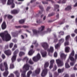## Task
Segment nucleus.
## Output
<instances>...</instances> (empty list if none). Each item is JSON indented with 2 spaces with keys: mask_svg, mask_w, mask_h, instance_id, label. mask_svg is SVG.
I'll return each mask as SVG.
<instances>
[{
  "mask_svg": "<svg viewBox=\"0 0 77 77\" xmlns=\"http://www.w3.org/2000/svg\"><path fill=\"white\" fill-rule=\"evenodd\" d=\"M1 36L4 41H9L11 39V36L7 31H4V32L0 34Z\"/></svg>",
  "mask_w": 77,
  "mask_h": 77,
  "instance_id": "f257e3e1",
  "label": "nucleus"
},
{
  "mask_svg": "<svg viewBox=\"0 0 77 77\" xmlns=\"http://www.w3.org/2000/svg\"><path fill=\"white\" fill-rule=\"evenodd\" d=\"M45 28V26H42L41 27L38 28V31H37L36 29L32 30L33 35H37L39 34L40 35H43V32H42V31H43L44 30Z\"/></svg>",
  "mask_w": 77,
  "mask_h": 77,
  "instance_id": "f03ea898",
  "label": "nucleus"
},
{
  "mask_svg": "<svg viewBox=\"0 0 77 77\" xmlns=\"http://www.w3.org/2000/svg\"><path fill=\"white\" fill-rule=\"evenodd\" d=\"M30 66L27 64L25 65L23 67V70L21 69H20V72H21V76L23 77H26V72L29 69Z\"/></svg>",
  "mask_w": 77,
  "mask_h": 77,
  "instance_id": "7ed1b4c3",
  "label": "nucleus"
},
{
  "mask_svg": "<svg viewBox=\"0 0 77 77\" xmlns=\"http://www.w3.org/2000/svg\"><path fill=\"white\" fill-rule=\"evenodd\" d=\"M74 55V50H73L69 55L68 60H69V59H70V60H71V61H72V62H74V63H75V62H76V60L77 59V54H75V60L74 57H72V56H73Z\"/></svg>",
  "mask_w": 77,
  "mask_h": 77,
  "instance_id": "20e7f679",
  "label": "nucleus"
},
{
  "mask_svg": "<svg viewBox=\"0 0 77 77\" xmlns=\"http://www.w3.org/2000/svg\"><path fill=\"white\" fill-rule=\"evenodd\" d=\"M4 65L5 67V72L3 73V75L4 77H7L9 74V72L8 71V64L7 62H4Z\"/></svg>",
  "mask_w": 77,
  "mask_h": 77,
  "instance_id": "39448f33",
  "label": "nucleus"
},
{
  "mask_svg": "<svg viewBox=\"0 0 77 77\" xmlns=\"http://www.w3.org/2000/svg\"><path fill=\"white\" fill-rule=\"evenodd\" d=\"M18 53V50H16L13 53V56L11 58L12 62H14L16 60L17 57V54Z\"/></svg>",
  "mask_w": 77,
  "mask_h": 77,
  "instance_id": "423d86ee",
  "label": "nucleus"
},
{
  "mask_svg": "<svg viewBox=\"0 0 77 77\" xmlns=\"http://www.w3.org/2000/svg\"><path fill=\"white\" fill-rule=\"evenodd\" d=\"M41 59V55L39 54L38 53L37 56L34 57L32 59L34 62H37Z\"/></svg>",
  "mask_w": 77,
  "mask_h": 77,
  "instance_id": "0eeeda50",
  "label": "nucleus"
},
{
  "mask_svg": "<svg viewBox=\"0 0 77 77\" xmlns=\"http://www.w3.org/2000/svg\"><path fill=\"white\" fill-rule=\"evenodd\" d=\"M56 61L58 67L62 66L63 65V63L60 59L56 60Z\"/></svg>",
  "mask_w": 77,
  "mask_h": 77,
  "instance_id": "6e6552de",
  "label": "nucleus"
},
{
  "mask_svg": "<svg viewBox=\"0 0 77 77\" xmlns=\"http://www.w3.org/2000/svg\"><path fill=\"white\" fill-rule=\"evenodd\" d=\"M14 0H8L7 5H12V8H14L15 7V5L14 4Z\"/></svg>",
  "mask_w": 77,
  "mask_h": 77,
  "instance_id": "1a4fd4ad",
  "label": "nucleus"
},
{
  "mask_svg": "<svg viewBox=\"0 0 77 77\" xmlns=\"http://www.w3.org/2000/svg\"><path fill=\"white\" fill-rule=\"evenodd\" d=\"M47 71L48 70L47 69H44L42 71V72L41 74L42 77H45V76L47 75Z\"/></svg>",
  "mask_w": 77,
  "mask_h": 77,
  "instance_id": "9d476101",
  "label": "nucleus"
},
{
  "mask_svg": "<svg viewBox=\"0 0 77 77\" xmlns=\"http://www.w3.org/2000/svg\"><path fill=\"white\" fill-rule=\"evenodd\" d=\"M42 45L45 50L48 48V45L46 43L43 42L42 43Z\"/></svg>",
  "mask_w": 77,
  "mask_h": 77,
  "instance_id": "9b49d317",
  "label": "nucleus"
},
{
  "mask_svg": "<svg viewBox=\"0 0 77 77\" xmlns=\"http://www.w3.org/2000/svg\"><path fill=\"white\" fill-rule=\"evenodd\" d=\"M70 38V36H69V35L67 36L66 37V42L64 44L65 46H66V45H69V42H68V40L69 39V38Z\"/></svg>",
  "mask_w": 77,
  "mask_h": 77,
  "instance_id": "f8f14e48",
  "label": "nucleus"
},
{
  "mask_svg": "<svg viewBox=\"0 0 77 77\" xmlns=\"http://www.w3.org/2000/svg\"><path fill=\"white\" fill-rule=\"evenodd\" d=\"M19 12V10H12L11 11V13L12 14H18Z\"/></svg>",
  "mask_w": 77,
  "mask_h": 77,
  "instance_id": "ddd939ff",
  "label": "nucleus"
},
{
  "mask_svg": "<svg viewBox=\"0 0 77 77\" xmlns=\"http://www.w3.org/2000/svg\"><path fill=\"white\" fill-rule=\"evenodd\" d=\"M4 53L7 56H9V55H11V51L10 50L5 51L4 52Z\"/></svg>",
  "mask_w": 77,
  "mask_h": 77,
  "instance_id": "4468645a",
  "label": "nucleus"
},
{
  "mask_svg": "<svg viewBox=\"0 0 77 77\" xmlns=\"http://www.w3.org/2000/svg\"><path fill=\"white\" fill-rule=\"evenodd\" d=\"M67 56V55H65L63 53H62L60 54V57L61 59H65Z\"/></svg>",
  "mask_w": 77,
  "mask_h": 77,
  "instance_id": "2eb2a0df",
  "label": "nucleus"
},
{
  "mask_svg": "<svg viewBox=\"0 0 77 77\" xmlns=\"http://www.w3.org/2000/svg\"><path fill=\"white\" fill-rule=\"evenodd\" d=\"M14 74H15L16 76H17V77H20V73L18 72V71L16 70L15 71H14Z\"/></svg>",
  "mask_w": 77,
  "mask_h": 77,
  "instance_id": "dca6fc26",
  "label": "nucleus"
},
{
  "mask_svg": "<svg viewBox=\"0 0 77 77\" xmlns=\"http://www.w3.org/2000/svg\"><path fill=\"white\" fill-rule=\"evenodd\" d=\"M48 51L50 52L51 53H53V52L54 51V48H53V47L51 46L50 49H48Z\"/></svg>",
  "mask_w": 77,
  "mask_h": 77,
  "instance_id": "f3484780",
  "label": "nucleus"
},
{
  "mask_svg": "<svg viewBox=\"0 0 77 77\" xmlns=\"http://www.w3.org/2000/svg\"><path fill=\"white\" fill-rule=\"evenodd\" d=\"M2 29H5L6 28V25L5 22H4L2 25Z\"/></svg>",
  "mask_w": 77,
  "mask_h": 77,
  "instance_id": "a211bd4d",
  "label": "nucleus"
},
{
  "mask_svg": "<svg viewBox=\"0 0 77 77\" xmlns=\"http://www.w3.org/2000/svg\"><path fill=\"white\" fill-rule=\"evenodd\" d=\"M65 50L66 53H69L70 50V48L69 47H66L65 48Z\"/></svg>",
  "mask_w": 77,
  "mask_h": 77,
  "instance_id": "6ab92c4d",
  "label": "nucleus"
},
{
  "mask_svg": "<svg viewBox=\"0 0 77 77\" xmlns=\"http://www.w3.org/2000/svg\"><path fill=\"white\" fill-rule=\"evenodd\" d=\"M69 62V60H67V62L65 63V67L66 68H68L70 67V66H69V65L68 64V62Z\"/></svg>",
  "mask_w": 77,
  "mask_h": 77,
  "instance_id": "aec40b11",
  "label": "nucleus"
},
{
  "mask_svg": "<svg viewBox=\"0 0 77 77\" xmlns=\"http://www.w3.org/2000/svg\"><path fill=\"white\" fill-rule=\"evenodd\" d=\"M41 53L42 54V57H45V56H47V52H42V51H41Z\"/></svg>",
  "mask_w": 77,
  "mask_h": 77,
  "instance_id": "412c9836",
  "label": "nucleus"
},
{
  "mask_svg": "<svg viewBox=\"0 0 77 77\" xmlns=\"http://www.w3.org/2000/svg\"><path fill=\"white\" fill-rule=\"evenodd\" d=\"M0 69H1V71H3L4 70V68H3V64H1L0 65ZM0 77H1V73H0Z\"/></svg>",
  "mask_w": 77,
  "mask_h": 77,
  "instance_id": "4be33fe9",
  "label": "nucleus"
},
{
  "mask_svg": "<svg viewBox=\"0 0 77 77\" xmlns=\"http://www.w3.org/2000/svg\"><path fill=\"white\" fill-rule=\"evenodd\" d=\"M34 52H35V51H33V50L32 49L29 51L28 54L29 55L31 56V55H32V54H33V53Z\"/></svg>",
  "mask_w": 77,
  "mask_h": 77,
  "instance_id": "5701e85b",
  "label": "nucleus"
},
{
  "mask_svg": "<svg viewBox=\"0 0 77 77\" xmlns=\"http://www.w3.org/2000/svg\"><path fill=\"white\" fill-rule=\"evenodd\" d=\"M40 72V69L39 68H37V69L35 71V73L37 74H38Z\"/></svg>",
  "mask_w": 77,
  "mask_h": 77,
  "instance_id": "b1692460",
  "label": "nucleus"
},
{
  "mask_svg": "<svg viewBox=\"0 0 77 77\" xmlns=\"http://www.w3.org/2000/svg\"><path fill=\"white\" fill-rule=\"evenodd\" d=\"M64 70V69H59L58 70V73H61V72H62Z\"/></svg>",
  "mask_w": 77,
  "mask_h": 77,
  "instance_id": "393cba45",
  "label": "nucleus"
},
{
  "mask_svg": "<svg viewBox=\"0 0 77 77\" xmlns=\"http://www.w3.org/2000/svg\"><path fill=\"white\" fill-rule=\"evenodd\" d=\"M48 66H49V63H48V62L45 63L44 66L45 68L48 67Z\"/></svg>",
  "mask_w": 77,
  "mask_h": 77,
  "instance_id": "a878e982",
  "label": "nucleus"
},
{
  "mask_svg": "<svg viewBox=\"0 0 77 77\" xmlns=\"http://www.w3.org/2000/svg\"><path fill=\"white\" fill-rule=\"evenodd\" d=\"M64 42V39L63 38H62L59 40V44H62Z\"/></svg>",
  "mask_w": 77,
  "mask_h": 77,
  "instance_id": "bb28decb",
  "label": "nucleus"
},
{
  "mask_svg": "<svg viewBox=\"0 0 77 77\" xmlns=\"http://www.w3.org/2000/svg\"><path fill=\"white\" fill-rule=\"evenodd\" d=\"M37 23H42V19H39L37 20Z\"/></svg>",
  "mask_w": 77,
  "mask_h": 77,
  "instance_id": "cd10ccee",
  "label": "nucleus"
},
{
  "mask_svg": "<svg viewBox=\"0 0 77 77\" xmlns=\"http://www.w3.org/2000/svg\"><path fill=\"white\" fill-rule=\"evenodd\" d=\"M16 48H17V45L15 44L14 46V47L12 49V51H14Z\"/></svg>",
  "mask_w": 77,
  "mask_h": 77,
  "instance_id": "c85d7f7f",
  "label": "nucleus"
},
{
  "mask_svg": "<svg viewBox=\"0 0 77 77\" xmlns=\"http://www.w3.org/2000/svg\"><path fill=\"white\" fill-rule=\"evenodd\" d=\"M5 17H8V18L9 19H11V18H12L13 17L11 15H5Z\"/></svg>",
  "mask_w": 77,
  "mask_h": 77,
  "instance_id": "c756f323",
  "label": "nucleus"
},
{
  "mask_svg": "<svg viewBox=\"0 0 77 77\" xmlns=\"http://www.w3.org/2000/svg\"><path fill=\"white\" fill-rule=\"evenodd\" d=\"M19 23H20V24H22V23H24V20H21L19 21Z\"/></svg>",
  "mask_w": 77,
  "mask_h": 77,
  "instance_id": "7c9ffc66",
  "label": "nucleus"
},
{
  "mask_svg": "<svg viewBox=\"0 0 77 77\" xmlns=\"http://www.w3.org/2000/svg\"><path fill=\"white\" fill-rule=\"evenodd\" d=\"M25 54V53L23 52H20L19 54V56H22L23 55H24Z\"/></svg>",
  "mask_w": 77,
  "mask_h": 77,
  "instance_id": "2f4dec72",
  "label": "nucleus"
},
{
  "mask_svg": "<svg viewBox=\"0 0 77 77\" xmlns=\"http://www.w3.org/2000/svg\"><path fill=\"white\" fill-rule=\"evenodd\" d=\"M29 59L27 57H25L23 59V60H26V62L27 63V61H28Z\"/></svg>",
  "mask_w": 77,
  "mask_h": 77,
  "instance_id": "473e14b6",
  "label": "nucleus"
},
{
  "mask_svg": "<svg viewBox=\"0 0 77 77\" xmlns=\"http://www.w3.org/2000/svg\"><path fill=\"white\" fill-rule=\"evenodd\" d=\"M32 73V71H29L28 72L27 74V77H29L30 76V75L31 74V73Z\"/></svg>",
  "mask_w": 77,
  "mask_h": 77,
  "instance_id": "72a5a7b5",
  "label": "nucleus"
},
{
  "mask_svg": "<svg viewBox=\"0 0 77 77\" xmlns=\"http://www.w3.org/2000/svg\"><path fill=\"white\" fill-rule=\"evenodd\" d=\"M60 45V44H59V43H58L57 45H56L55 46V48L57 49L58 48H59Z\"/></svg>",
  "mask_w": 77,
  "mask_h": 77,
  "instance_id": "f704fd0d",
  "label": "nucleus"
},
{
  "mask_svg": "<svg viewBox=\"0 0 77 77\" xmlns=\"http://www.w3.org/2000/svg\"><path fill=\"white\" fill-rule=\"evenodd\" d=\"M56 69H57V66H56V64H55L54 68H53V71H56Z\"/></svg>",
  "mask_w": 77,
  "mask_h": 77,
  "instance_id": "c9c22d12",
  "label": "nucleus"
},
{
  "mask_svg": "<svg viewBox=\"0 0 77 77\" xmlns=\"http://www.w3.org/2000/svg\"><path fill=\"white\" fill-rule=\"evenodd\" d=\"M69 9H71V7L69 6L67 7V8H66V10H69Z\"/></svg>",
  "mask_w": 77,
  "mask_h": 77,
  "instance_id": "e433bc0d",
  "label": "nucleus"
},
{
  "mask_svg": "<svg viewBox=\"0 0 77 77\" xmlns=\"http://www.w3.org/2000/svg\"><path fill=\"white\" fill-rule=\"evenodd\" d=\"M10 68L11 69H12L13 68H14V64H12L10 65Z\"/></svg>",
  "mask_w": 77,
  "mask_h": 77,
  "instance_id": "4c0bfd02",
  "label": "nucleus"
},
{
  "mask_svg": "<svg viewBox=\"0 0 77 77\" xmlns=\"http://www.w3.org/2000/svg\"><path fill=\"white\" fill-rule=\"evenodd\" d=\"M29 63L30 64H33V62L32 61V60L31 59L29 60Z\"/></svg>",
  "mask_w": 77,
  "mask_h": 77,
  "instance_id": "58836bf2",
  "label": "nucleus"
},
{
  "mask_svg": "<svg viewBox=\"0 0 77 77\" xmlns=\"http://www.w3.org/2000/svg\"><path fill=\"white\" fill-rule=\"evenodd\" d=\"M6 2V0H2V3L3 5L5 4Z\"/></svg>",
  "mask_w": 77,
  "mask_h": 77,
  "instance_id": "ea45409f",
  "label": "nucleus"
},
{
  "mask_svg": "<svg viewBox=\"0 0 77 77\" xmlns=\"http://www.w3.org/2000/svg\"><path fill=\"white\" fill-rule=\"evenodd\" d=\"M53 67V64H50V66H49V68L50 69H51Z\"/></svg>",
  "mask_w": 77,
  "mask_h": 77,
  "instance_id": "a19ab883",
  "label": "nucleus"
},
{
  "mask_svg": "<svg viewBox=\"0 0 77 77\" xmlns=\"http://www.w3.org/2000/svg\"><path fill=\"white\" fill-rule=\"evenodd\" d=\"M55 9H57V8H59V6L57 5H55L54 6Z\"/></svg>",
  "mask_w": 77,
  "mask_h": 77,
  "instance_id": "79ce46f5",
  "label": "nucleus"
},
{
  "mask_svg": "<svg viewBox=\"0 0 77 77\" xmlns=\"http://www.w3.org/2000/svg\"><path fill=\"white\" fill-rule=\"evenodd\" d=\"M60 35H63L64 34V32L61 31L59 33Z\"/></svg>",
  "mask_w": 77,
  "mask_h": 77,
  "instance_id": "37998d69",
  "label": "nucleus"
},
{
  "mask_svg": "<svg viewBox=\"0 0 77 77\" xmlns=\"http://www.w3.org/2000/svg\"><path fill=\"white\" fill-rule=\"evenodd\" d=\"M50 31H51V29H47V31L46 32V33H49V32H50Z\"/></svg>",
  "mask_w": 77,
  "mask_h": 77,
  "instance_id": "c03bdc74",
  "label": "nucleus"
},
{
  "mask_svg": "<svg viewBox=\"0 0 77 77\" xmlns=\"http://www.w3.org/2000/svg\"><path fill=\"white\" fill-rule=\"evenodd\" d=\"M54 56L55 57H56L57 56V52H55L54 53Z\"/></svg>",
  "mask_w": 77,
  "mask_h": 77,
  "instance_id": "a18cd8bd",
  "label": "nucleus"
},
{
  "mask_svg": "<svg viewBox=\"0 0 77 77\" xmlns=\"http://www.w3.org/2000/svg\"><path fill=\"white\" fill-rule=\"evenodd\" d=\"M54 62V60H52L50 61V63L51 64H53V63Z\"/></svg>",
  "mask_w": 77,
  "mask_h": 77,
  "instance_id": "49530a36",
  "label": "nucleus"
},
{
  "mask_svg": "<svg viewBox=\"0 0 77 77\" xmlns=\"http://www.w3.org/2000/svg\"><path fill=\"white\" fill-rule=\"evenodd\" d=\"M13 43H11L10 44V48H12L13 46Z\"/></svg>",
  "mask_w": 77,
  "mask_h": 77,
  "instance_id": "de8ad7c7",
  "label": "nucleus"
},
{
  "mask_svg": "<svg viewBox=\"0 0 77 77\" xmlns=\"http://www.w3.org/2000/svg\"><path fill=\"white\" fill-rule=\"evenodd\" d=\"M8 77H14V75L13 74H11Z\"/></svg>",
  "mask_w": 77,
  "mask_h": 77,
  "instance_id": "09e8293b",
  "label": "nucleus"
},
{
  "mask_svg": "<svg viewBox=\"0 0 77 77\" xmlns=\"http://www.w3.org/2000/svg\"><path fill=\"white\" fill-rule=\"evenodd\" d=\"M2 59H5V56L4 55V54H2Z\"/></svg>",
  "mask_w": 77,
  "mask_h": 77,
  "instance_id": "8fccbe9b",
  "label": "nucleus"
},
{
  "mask_svg": "<svg viewBox=\"0 0 77 77\" xmlns=\"http://www.w3.org/2000/svg\"><path fill=\"white\" fill-rule=\"evenodd\" d=\"M75 63L73 62V63H70V64L71 66H73L74 65V64Z\"/></svg>",
  "mask_w": 77,
  "mask_h": 77,
  "instance_id": "3c124183",
  "label": "nucleus"
},
{
  "mask_svg": "<svg viewBox=\"0 0 77 77\" xmlns=\"http://www.w3.org/2000/svg\"><path fill=\"white\" fill-rule=\"evenodd\" d=\"M23 27L25 29H27V28H28L29 27V26H23Z\"/></svg>",
  "mask_w": 77,
  "mask_h": 77,
  "instance_id": "603ef678",
  "label": "nucleus"
},
{
  "mask_svg": "<svg viewBox=\"0 0 77 77\" xmlns=\"http://www.w3.org/2000/svg\"><path fill=\"white\" fill-rule=\"evenodd\" d=\"M70 77H75V74H73L71 75Z\"/></svg>",
  "mask_w": 77,
  "mask_h": 77,
  "instance_id": "864d4df0",
  "label": "nucleus"
},
{
  "mask_svg": "<svg viewBox=\"0 0 77 77\" xmlns=\"http://www.w3.org/2000/svg\"><path fill=\"white\" fill-rule=\"evenodd\" d=\"M76 65H75L74 67L73 68V69H74V70H77V68H76Z\"/></svg>",
  "mask_w": 77,
  "mask_h": 77,
  "instance_id": "5fc2aeb1",
  "label": "nucleus"
},
{
  "mask_svg": "<svg viewBox=\"0 0 77 77\" xmlns=\"http://www.w3.org/2000/svg\"><path fill=\"white\" fill-rule=\"evenodd\" d=\"M75 34H71V36H72V37H74L75 36Z\"/></svg>",
  "mask_w": 77,
  "mask_h": 77,
  "instance_id": "6e6d98bb",
  "label": "nucleus"
},
{
  "mask_svg": "<svg viewBox=\"0 0 77 77\" xmlns=\"http://www.w3.org/2000/svg\"><path fill=\"white\" fill-rule=\"evenodd\" d=\"M49 77H52V74L50 73H49Z\"/></svg>",
  "mask_w": 77,
  "mask_h": 77,
  "instance_id": "4d7b16f0",
  "label": "nucleus"
},
{
  "mask_svg": "<svg viewBox=\"0 0 77 77\" xmlns=\"http://www.w3.org/2000/svg\"><path fill=\"white\" fill-rule=\"evenodd\" d=\"M50 9V7H48L46 9L47 11H48L49 9Z\"/></svg>",
  "mask_w": 77,
  "mask_h": 77,
  "instance_id": "13d9d810",
  "label": "nucleus"
},
{
  "mask_svg": "<svg viewBox=\"0 0 77 77\" xmlns=\"http://www.w3.org/2000/svg\"><path fill=\"white\" fill-rule=\"evenodd\" d=\"M64 77H69V75L68 74H66L65 76Z\"/></svg>",
  "mask_w": 77,
  "mask_h": 77,
  "instance_id": "bf43d9fd",
  "label": "nucleus"
},
{
  "mask_svg": "<svg viewBox=\"0 0 77 77\" xmlns=\"http://www.w3.org/2000/svg\"><path fill=\"white\" fill-rule=\"evenodd\" d=\"M57 38H56L54 40V42H57Z\"/></svg>",
  "mask_w": 77,
  "mask_h": 77,
  "instance_id": "052dcab7",
  "label": "nucleus"
},
{
  "mask_svg": "<svg viewBox=\"0 0 77 77\" xmlns=\"http://www.w3.org/2000/svg\"><path fill=\"white\" fill-rule=\"evenodd\" d=\"M21 60L20 59H18L17 60V61L18 62H20V61H21Z\"/></svg>",
  "mask_w": 77,
  "mask_h": 77,
  "instance_id": "680f3d73",
  "label": "nucleus"
},
{
  "mask_svg": "<svg viewBox=\"0 0 77 77\" xmlns=\"http://www.w3.org/2000/svg\"><path fill=\"white\" fill-rule=\"evenodd\" d=\"M45 19H46V16H45L43 18V20H45Z\"/></svg>",
  "mask_w": 77,
  "mask_h": 77,
  "instance_id": "e2e57ef3",
  "label": "nucleus"
},
{
  "mask_svg": "<svg viewBox=\"0 0 77 77\" xmlns=\"http://www.w3.org/2000/svg\"><path fill=\"white\" fill-rule=\"evenodd\" d=\"M74 7H76V6H77V2L76 3H75V4L74 5Z\"/></svg>",
  "mask_w": 77,
  "mask_h": 77,
  "instance_id": "0e129e2a",
  "label": "nucleus"
},
{
  "mask_svg": "<svg viewBox=\"0 0 77 77\" xmlns=\"http://www.w3.org/2000/svg\"><path fill=\"white\" fill-rule=\"evenodd\" d=\"M64 23H65L64 21L63 22H61V23H60V25H61V24H63Z\"/></svg>",
  "mask_w": 77,
  "mask_h": 77,
  "instance_id": "69168bd1",
  "label": "nucleus"
},
{
  "mask_svg": "<svg viewBox=\"0 0 77 77\" xmlns=\"http://www.w3.org/2000/svg\"><path fill=\"white\" fill-rule=\"evenodd\" d=\"M56 18H59V14H57V15H56Z\"/></svg>",
  "mask_w": 77,
  "mask_h": 77,
  "instance_id": "338daca9",
  "label": "nucleus"
},
{
  "mask_svg": "<svg viewBox=\"0 0 77 77\" xmlns=\"http://www.w3.org/2000/svg\"><path fill=\"white\" fill-rule=\"evenodd\" d=\"M75 32L76 33H77V29H76L75 30Z\"/></svg>",
  "mask_w": 77,
  "mask_h": 77,
  "instance_id": "774afa93",
  "label": "nucleus"
}]
</instances>
